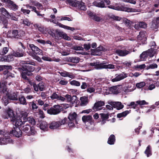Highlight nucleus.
<instances>
[{
	"mask_svg": "<svg viewBox=\"0 0 159 159\" xmlns=\"http://www.w3.org/2000/svg\"><path fill=\"white\" fill-rule=\"evenodd\" d=\"M22 134L29 136L34 135L37 133V131L35 130V127L32 126H31L27 123L23 125L21 127Z\"/></svg>",
	"mask_w": 159,
	"mask_h": 159,
	"instance_id": "1",
	"label": "nucleus"
},
{
	"mask_svg": "<svg viewBox=\"0 0 159 159\" xmlns=\"http://www.w3.org/2000/svg\"><path fill=\"white\" fill-rule=\"evenodd\" d=\"M99 62L90 63H88V66H94V68L96 70H100L102 69H114L115 66L113 64L104 65V63H99Z\"/></svg>",
	"mask_w": 159,
	"mask_h": 159,
	"instance_id": "2",
	"label": "nucleus"
},
{
	"mask_svg": "<svg viewBox=\"0 0 159 159\" xmlns=\"http://www.w3.org/2000/svg\"><path fill=\"white\" fill-rule=\"evenodd\" d=\"M67 118H64L63 119H60L57 121H53L49 124V128L51 129H56L62 125L66 124L67 122Z\"/></svg>",
	"mask_w": 159,
	"mask_h": 159,
	"instance_id": "3",
	"label": "nucleus"
},
{
	"mask_svg": "<svg viewBox=\"0 0 159 159\" xmlns=\"http://www.w3.org/2000/svg\"><path fill=\"white\" fill-rule=\"evenodd\" d=\"M8 34L10 35L9 37L11 39H21V37L25 35V32L23 30L20 31L19 33V31L16 29H12L8 31Z\"/></svg>",
	"mask_w": 159,
	"mask_h": 159,
	"instance_id": "4",
	"label": "nucleus"
},
{
	"mask_svg": "<svg viewBox=\"0 0 159 159\" xmlns=\"http://www.w3.org/2000/svg\"><path fill=\"white\" fill-rule=\"evenodd\" d=\"M67 2L69 5L72 7H76L81 10L85 11L86 10V7L85 3L82 2H79L75 0H66Z\"/></svg>",
	"mask_w": 159,
	"mask_h": 159,
	"instance_id": "5",
	"label": "nucleus"
},
{
	"mask_svg": "<svg viewBox=\"0 0 159 159\" xmlns=\"http://www.w3.org/2000/svg\"><path fill=\"white\" fill-rule=\"evenodd\" d=\"M77 117V115L75 112H71L69 113L67 117L69 120H67V122L66 124H68L70 128H72L75 127V125L74 122V121H75V123H77V122L76 120Z\"/></svg>",
	"mask_w": 159,
	"mask_h": 159,
	"instance_id": "6",
	"label": "nucleus"
},
{
	"mask_svg": "<svg viewBox=\"0 0 159 159\" xmlns=\"http://www.w3.org/2000/svg\"><path fill=\"white\" fill-rule=\"evenodd\" d=\"M63 110V107L59 105H56L47 110V112L51 115H57Z\"/></svg>",
	"mask_w": 159,
	"mask_h": 159,
	"instance_id": "7",
	"label": "nucleus"
},
{
	"mask_svg": "<svg viewBox=\"0 0 159 159\" xmlns=\"http://www.w3.org/2000/svg\"><path fill=\"white\" fill-rule=\"evenodd\" d=\"M48 34L55 39L58 40L62 39L63 32L58 30L50 29L48 31Z\"/></svg>",
	"mask_w": 159,
	"mask_h": 159,
	"instance_id": "8",
	"label": "nucleus"
},
{
	"mask_svg": "<svg viewBox=\"0 0 159 159\" xmlns=\"http://www.w3.org/2000/svg\"><path fill=\"white\" fill-rule=\"evenodd\" d=\"M110 4L111 1L109 0H100L93 2L94 6L101 8H106L107 6L110 5Z\"/></svg>",
	"mask_w": 159,
	"mask_h": 159,
	"instance_id": "9",
	"label": "nucleus"
},
{
	"mask_svg": "<svg viewBox=\"0 0 159 159\" xmlns=\"http://www.w3.org/2000/svg\"><path fill=\"white\" fill-rule=\"evenodd\" d=\"M107 7L113 9L126 11L128 12H134L135 10V9H134L126 7L123 6L115 7L113 5H109L107 6Z\"/></svg>",
	"mask_w": 159,
	"mask_h": 159,
	"instance_id": "10",
	"label": "nucleus"
},
{
	"mask_svg": "<svg viewBox=\"0 0 159 159\" xmlns=\"http://www.w3.org/2000/svg\"><path fill=\"white\" fill-rule=\"evenodd\" d=\"M7 84V82L5 80H2L0 81V98L1 97L4 96L8 90Z\"/></svg>",
	"mask_w": 159,
	"mask_h": 159,
	"instance_id": "11",
	"label": "nucleus"
},
{
	"mask_svg": "<svg viewBox=\"0 0 159 159\" xmlns=\"http://www.w3.org/2000/svg\"><path fill=\"white\" fill-rule=\"evenodd\" d=\"M17 117L16 116H14L11 119V121L13 125L15 126L14 127L21 128V126L25 124V121L22 122L21 119H17Z\"/></svg>",
	"mask_w": 159,
	"mask_h": 159,
	"instance_id": "12",
	"label": "nucleus"
},
{
	"mask_svg": "<svg viewBox=\"0 0 159 159\" xmlns=\"http://www.w3.org/2000/svg\"><path fill=\"white\" fill-rule=\"evenodd\" d=\"M27 47L28 49L32 51V53H35L38 55H41L43 53V51L34 44L27 43Z\"/></svg>",
	"mask_w": 159,
	"mask_h": 159,
	"instance_id": "13",
	"label": "nucleus"
},
{
	"mask_svg": "<svg viewBox=\"0 0 159 159\" xmlns=\"http://www.w3.org/2000/svg\"><path fill=\"white\" fill-rule=\"evenodd\" d=\"M22 70L23 71L26 72L28 74L29 76H31L33 75L32 72L34 71L35 68L34 67L29 65L28 64L25 63L22 67Z\"/></svg>",
	"mask_w": 159,
	"mask_h": 159,
	"instance_id": "14",
	"label": "nucleus"
},
{
	"mask_svg": "<svg viewBox=\"0 0 159 159\" xmlns=\"http://www.w3.org/2000/svg\"><path fill=\"white\" fill-rule=\"evenodd\" d=\"M9 133L11 135H12L18 138L22 134V132L20 128L14 126H13V128Z\"/></svg>",
	"mask_w": 159,
	"mask_h": 159,
	"instance_id": "15",
	"label": "nucleus"
},
{
	"mask_svg": "<svg viewBox=\"0 0 159 159\" xmlns=\"http://www.w3.org/2000/svg\"><path fill=\"white\" fill-rule=\"evenodd\" d=\"M5 113L6 115H2V117L4 119H7L9 118H10L11 120L12 117L16 116V115L14 114L13 110L10 108H8L5 109Z\"/></svg>",
	"mask_w": 159,
	"mask_h": 159,
	"instance_id": "16",
	"label": "nucleus"
},
{
	"mask_svg": "<svg viewBox=\"0 0 159 159\" xmlns=\"http://www.w3.org/2000/svg\"><path fill=\"white\" fill-rule=\"evenodd\" d=\"M6 5L8 8L14 11H16L19 7L15 2L11 0H8Z\"/></svg>",
	"mask_w": 159,
	"mask_h": 159,
	"instance_id": "17",
	"label": "nucleus"
},
{
	"mask_svg": "<svg viewBox=\"0 0 159 159\" xmlns=\"http://www.w3.org/2000/svg\"><path fill=\"white\" fill-rule=\"evenodd\" d=\"M137 40L139 43H140L143 44L146 43L147 38L145 35V32L141 31L139 32V34L137 36Z\"/></svg>",
	"mask_w": 159,
	"mask_h": 159,
	"instance_id": "18",
	"label": "nucleus"
},
{
	"mask_svg": "<svg viewBox=\"0 0 159 159\" xmlns=\"http://www.w3.org/2000/svg\"><path fill=\"white\" fill-rule=\"evenodd\" d=\"M105 104V103L104 101H98L94 103L92 107V109L94 111L101 110L102 108H100L99 107L104 105Z\"/></svg>",
	"mask_w": 159,
	"mask_h": 159,
	"instance_id": "19",
	"label": "nucleus"
},
{
	"mask_svg": "<svg viewBox=\"0 0 159 159\" xmlns=\"http://www.w3.org/2000/svg\"><path fill=\"white\" fill-rule=\"evenodd\" d=\"M116 77L115 78H111V81L112 82H117L120 81L127 77L126 74L121 73L119 74H116L115 75Z\"/></svg>",
	"mask_w": 159,
	"mask_h": 159,
	"instance_id": "20",
	"label": "nucleus"
},
{
	"mask_svg": "<svg viewBox=\"0 0 159 159\" xmlns=\"http://www.w3.org/2000/svg\"><path fill=\"white\" fill-rule=\"evenodd\" d=\"M108 103L113 107L116 108L117 110L121 109L124 107V105L122 104L120 102H108Z\"/></svg>",
	"mask_w": 159,
	"mask_h": 159,
	"instance_id": "21",
	"label": "nucleus"
},
{
	"mask_svg": "<svg viewBox=\"0 0 159 159\" xmlns=\"http://www.w3.org/2000/svg\"><path fill=\"white\" fill-rule=\"evenodd\" d=\"M91 54L92 55H98L99 53L101 51H105V48L101 45L94 49H91Z\"/></svg>",
	"mask_w": 159,
	"mask_h": 159,
	"instance_id": "22",
	"label": "nucleus"
},
{
	"mask_svg": "<svg viewBox=\"0 0 159 159\" xmlns=\"http://www.w3.org/2000/svg\"><path fill=\"white\" fill-rule=\"evenodd\" d=\"M5 94L7 98L10 100H18L17 95L15 92L11 93L8 91L7 90V92H6Z\"/></svg>",
	"mask_w": 159,
	"mask_h": 159,
	"instance_id": "23",
	"label": "nucleus"
},
{
	"mask_svg": "<svg viewBox=\"0 0 159 159\" xmlns=\"http://www.w3.org/2000/svg\"><path fill=\"white\" fill-rule=\"evenodd\" d=\"M13 54L16 57H22L26 56L25 52L22 49H19L16 51H14Z\"/></svg>",
	"mask_w": 159,
	"mask_h": 159,
	"instance_id": "24",
	"label": "nucleus"
},
{
	"mask_svg": "<svg viewBox=\"0 0 159 159\" xmlns=\"http://www.w3.org/2000/svg\"><path fill=\"white\" fill-rule=\"evenodd\" d=\"M82 119L84 123L89 122L91 125H93L94 124V120L91 115L84 116Z\"/></svg>",
	"mask_w": 159,
	"mask_h": 159,
	"instance_id": "25",
	"label": "nucleus"
},
{
	"mask_svg": "<svg viewBox=\"0 0 159 159\" xmlns=\"http://www.w3.org/2000/svg\"><path fill=\"white\" fill-rule=\"evenodd\" d=\"M134 28L137 30L139 29L140 28H146L147 27V24L145 23L140 21L134 25Z\"/></svg>",
	"mask_w": 159,
	"mask_h": 159,
	"instance_id": "26",
	"label": "nucleus"
},
{
	"mask_svg": "<svg viewBox=\"0 0 159 159\" xmlns=\"http://www.w3.org/2000/svg\"><path fill=\"white\" fill-rule=\"evenodd\" d=\"M116 53L120 56H125L129 54L130 52L129 51L126 50L117 49L116 51Z\"/></svg>",
	"mask_w": 159,
	"mask_h": 159,
	"instance_id": "27",
	"label": "nucleus"
},
{
	"mask_svg": "<svg viewBox=\"0 0 159 159\" xmlns=\"http://www.w3.org/2000/svg\"><path fill=\"white\" fill-rule=\"evenodd\" d=\"M100 116L101 119L102 120V124H104L106 123V121L107 120L109 117V114L107 113L105 114L104 113H100Z\"/></svg>",
	"mask_w": 159,
	"mask_h": 159,
	"instance_id": "28",
	"label": "nucleus"
},
{
	"mask_svg": "<svg viewBox=\"0 0 159 159\" xmlns=\"http://www.w3.org/2000/svg\"><path fill=\"white\" fill-rule=\"evenodd\" d=\"M67 61L74 63H78L80 61V58L78 57H72L67 58Z\"/></svg>",
	"mask_w": 159,
	"mask_h": 159,
	"instance_id": "29",
	"label": "nucleus"
},
{
	"mask_svg": "<svg viewBox=\"0 0 159 159\" xmlns=\"http://www.w3.org/2000/svg\"><path fill=\"white\" fill-rule=\"evenodd\" d=\"M48 124L47 122L45 121H41L39 123V126L42 130H45L47 129Z\"/></svg>",
	"mask_w": 159,
	"mask_h": 159,
	"instance_id": "30",
	"label": "nucleus"
},
{
	"mask_svg": "<svg viewBox=\"0 0 159 159\" xmlns=\"http://www.w3.org/2000/svg\"><path fill=\"white\" fill-rule=\"evenodd\" d=\"M61 76L66 77H68L70 78H73L74 77V75L71 73H70L66 71H64L62 72H59Z\"/></svg>",
	"mask_w": 159,
	"mask_h": 159,
	"instance_id": "31",
	"label": "nucleus"
},
{
	"mask_svg": "<svg viewBox=\"0 0 159 159\" xmlns=\"http://www.w3.org/2000/svg\"><path fill=\"white\" fill-rule=\"evenodd\" d=\"M116 140L115 136L114 134H112L110 135L108 138L107 143L110 145H113L115 143Z\"/></svg>",
	"mask_w": 159,
	"mask_h": 159,
	"instance_id": "32",
	"label": "nucleus"
},
{
	"mask_svg": "<svg viewBox=\"0 0 159 159\" xmlns=\"http://www.w3.org/2000/svg\"><path fill=\"white\" fill-rule=\"evenodd\" d=\"M1 14L5 17L8 18L11 17V15L8 11L4 7H2L0 9Z\"/></svg>",
	"mask_w": 159,
	"mask_h": 159,
	"instance_id": "33",
	"label": "nucleus"
},
{
	"mask_svg": "<svg viewBox=\"0 0 159 159\" xmlns=\"http://www.w3.org/2000/svg\"><path fill=\"white\" fill-rule=\"evenodd\" d=\"M81 101L80 105L81 106L86 105L88 103V98L85 96L82 97L80 98Z\"/></svg>",
	"mask_w": 159,
	"mask_h": 159,
	"instance_id": "34",
	"label": "nucleus"
},
{
	"mask_svg": "<svg viewBox=\"0 0 159 159\" xmlns=\"http://www.w3.org/2000/svg\"><path fill=\"white\" fill-rule=\"evenodd\" d=\"M26 121H28L30 124L32 125H35L36 121L35 119L32 116H30L27 117V118L25 119V123Z\"/></svg>",
	"mask_w": 159,
	"mask_h": 159,
	"instance_id": "35",
	"label": "nucleus"
},
{
	"mask_svg": "<svg viewBox=\"0 0 159 159\" xmlns=\"http://www.w3.org/2000/svg\"><path fill=\"white\" fill-rule=\"evenodd\" d=\"M130 110L129 111L126 110L122 113H118L117 115V117L119 118L122 117H125L130 113Z\"/></svg>",
	"mask_w": 159,
	"mask_h": 159,
	"instance_id": "36",
	"label": "nucleus"
},
{
	"mask_svg": "<svg viewBox=\"0 0 159 159\" xmlns=\"http://www.w3.org/2000/svg\"><path fill=\"white\" fill-rule=\"evenodd\" d=\"M159 24V17L154 19L152 22V25L153 27L157 28Z\"/></svg>",
	"mask_w": 159,
	"mask_h": 159,
	"instance_id": "37",
	"label": "nucleus"
},
{
	"mask_svg": "<svg viewBox=\"0 0 159 159\" xmlns=\"http://www.w3.org/2000/svg\"><path fill=\"white\" fill-rule=\"evenodd\" d=\"M18 100L20 104L25 105L27 104L25 98L24 96L22 95L19 96L18 97Z\"/></svg>",
	"mask_w": 159,
	"mask_h": 159,
	"instance_id": "38",
	"label": "nucleus"
},
{
	"mask_svg": "<svg viewBox=\"0 0 159 159\" xmlns=\"http://www.w3.org/2000/svg\"><path fill=\"white\" fill-rule=\"evenodd\" d=\"M2 23L3 25V28H7V24L8 23V21L4 17H2V19L0 20V23Z\"/></svg>",
	"mask_w": 159,
	"mask_h": 159,
	"instance_id": "39",
	"label": "nucleus"
},
{
	"mask_svg": "<svg viewBox=\"0 0 159 159\" xmlns=\"http://www.w3.org/2000/svg\"><path fill=\"white\" fill-rule=\"evenodd\" d=\"M110 90L114 94H117L118 93V87L116 86L111 87L110 89Z\"/></svg>",
	"mask_w": 159,
	"mask_h": 159,
	"instance_id": "40",
	"label": "nucleus"
},
{
	"mask_svg": "<svg viewBox=\"0 0 159 159\" xmlns=\"http://www.w3.org/2000/svg\"><path fill=\"white\" fill-rule=\"evenodd\" d=\"M14 55L12 54V55L9 54L7 56H6V61H11L14 60Z\"/></svg>",
	"mask_w": 159,
	"mask_h": 159,
	"instance_id": "41",
	"label": "nucleus"
},
{
	"mask_svg": "<svg viewBox=\"0 0 159 159\" xmlns=\"http://www.w3.org/2000/svg\"><path fill=\"white\" fill-rule=\"evenodd\" d=\"M29 84L30 85L33 86L34 89L35 91L36 92L38 91L39 89L38 85H37L35 82L30 81L29 82Z\"/></svg>",
	"mask_w": 159,
	"mask_h": 159,
	"instance_id": "42",
	"label": "nucleus"
},
{
	"mask_svg": "<svg viewBox=\"0 0 159 159\" xmlns=\"http://www.w3.org/2000/svg\"><path fill=\"white\" fill-rule=\"evenodd\" d=\"M23 23L25 25L28 26H30L31 24V22L27 18H25L23 20Z\"/></svg>",
	"mask_w": 159,
	"mask_h": 159,
	"instance_id": "43",
	"label": "nucleus"
},
{
	"mask_svg": "<svg viewBox=\"0 0 159 159\" xmlns=\"http://www.w3.org/2000/svg\"><path fill=\"white\" fill-rule=\"evenodd\" d=\"M157 65L156 63H153L147 66L146 69H154L157 68Z\"/></svg>",
	"mask_w": 159,
	"mask_h": 159,
	"instance_id": "44",
	"label": "nucleus"
},
{
	"mask_svg": "<svg viewBox=\"0 0 159 159\" xmlns=\"http://www.w3.org/2000/svg\"><path fill=\"white\" fill-rule=\"evenodd\" d=\"M10 140H11V139L6 138H3L0 139L1 143L3 144H6L8 143H9Z\"/></svg>",
	"mask_w": 159,
	"mask_h": 159,
	"instance_id": "45",
	"label": "nucleus"
},
{
	"mask_svg": "<svg viewBox=\"0 0 159 159\" xmlns=\"http://www.w3.org/2000/svg\"><path fill=\"white\" fill-rule=\"evenodd\" d=\"M145 153L147 155V157H149L152 155L150 150V146L148 145L147 147L145 152Z\"/></svg>",
	"mask_w": 159,
	"mask_h": 159,
	"instance_id": "46",
	"label": "nucleus"
},
{
	"mask_svg": "<svg viewBox=\"0 0 159 159\" xmlns=\"http://www.w3.org/2000/svg\"><path fill=\"white\" fill-rule=\"evenodd\" d=\"M45 84L42 81L40 82L38 85L39 89L40 91H43L44 89Z\"/></svg>",
	"mask_w": 159,
	"mask_h": 159,
	"instance_id": "47",
	"label": "nucleus"
},
{
	"mask_svg": "<svg viewBox=\"0 0 159 159\" xmlns=\"http://www.w3.org/2000/svg\"><path fill=\"white\" fill-rule=\"evenodd\" d=\"M70 84L71 85L77 86H79L80 85V82L75 80H73L70 81Z\"/></svg>",
	"mask_w": 159,
	"mask_h": 159,
	"instance_id": "48",
	"label": "nucleus"
},
{
	"mask_svg": "<svg viewBox=\"0 0 159 159\" xmlns=\"http://www.w3.org/2000/svg\"><path fill=\"white\" fill-rule=\"evenodd\" d=\"M25 6L27 8H29L31 10V11H34L35 12L37 10L36 8L35 7L30 5L29 4H26L25 5Z\"/></svg>",
	"mask_w": 159,
	"mask_h": 159,
	"instance_id": "49",
	"label": "nucleus"
},
{
	"mask_svg": "<svg viewBox=\"0 0 159 159\" xmlns=\"http://www.w3.org/2000/svg\"><path fill=\"white\" fill-rule=\"evenodd\" d=\"M145 83L144 82H141L136 84V86L137 88H141L144 87L145 85Z\"/></svg>",
	"mask_w": 159,
	"mask_h": 159,
	"instance_id": "50",
	"label": "nucleus"
},
{
	"mask_svg": "<svg viewBox=\"0 0 159 159\" xmlns=\"http://www.w3.org/2000/svg\"><path fill=\"white\" fill-rule=\"evenodd\" d=\"M26 72H25L23 71L22 72L21 74V76L22 78H23L24 80H28L29 79L27 77L26 75L29 76V75Z\"/></svg>",
	"mask_w": 159,
	"mask_h": 159,
	"instance_id": "51",
	"label": "nucleus"
},
{
	"mask_svg": "<svg viewBox=\"0 0 159 159\" xmlns=\"http://www.w3.org/2000/svg\"><path fill=\"white\" fill-rule=\"evenodd\" d=\"M78 100L77 99V97L76 96L73 95L71 97V101H70L72 103H77Z\"/></svg>",
	"mask_w": 159,
	"mask_h": 159,
	"instance_id": "52",
	"label": "nucleus"
},
{
	"mask_svg": "<svg viewBox=\"0 0 159 159\" xmlns=\"http://www.w3.org/2000/svg\"><path fill=\"white\" fill-rule=\"evenodd\" d=\"M84 48L86 51H87L90 49L91 47V44L89 43H84L83 45Z\"/></svg>",
	"mask_w": 159,
	"mask_h": 159,
	"instance_id": "53",
	"label": "nucleus"
},
{
	"mask_svg": "<svg viewBox=\"0 0 159 159\" xmlns=\"http://www.w3.org/2000/svg\"><path fill=\"white\" fill-rule=\"evenodd\" d=\"M8 48L7 47L3 48L2 49V51L1 52H0V54H2L3 55H5L8 52Z\"/></svg>",
	"mask_w": 159,
	"mask_h": 159,
	"instance_id": "54",
	"label": "nucleus"
},
{
	"mask_svg": "<svg viewBox=\"0 0 159 159\" xmlns=\"http://www.w3.org/2000/svg\"><path fill=\"white\" fill-rule=\"evenodd\" d=\"M135 69H140V70H142L145 68L146 66L145 64H143L140 65H137L135 66H134Z\"/></svg>",
	"mask_w": 159,
	"mask_h": 159,
	"instance_id": "55",
	"label": "nucleus"
},
{
	"mask_svg": "<svg viewBox=\"0 0 159 159\" xmlns=\"http://www.w3.org/2000/svg\"><path fill=\"white\" fill-rule=\"evenodd\" d=\"M58 96L59 95L57 94L56 92H54L50 96V98L52 100L54 99H57V100Z\"/></svg>",
	"mask_w": 159,
	"mask_h": 159,
	"instance_id": "56",
	"label": "nucleus"
},
{
	"mask_svg": "<svg viewBox=\"0 0 159 159\" xmlns=\"http://www.w3.org/2000/svg\"><path fill=\"white\" fill-rule=\"evenodd\" d=\"M28 113L26 112H25L22 113V117L23 118V119L24 121L25 120V119H26L27 117H28Z\"/></svg>",
	"mask_w": 159,
	"mask_h": 159,
	"instance_id": "57",
	"label": "nucleus"
},
{
	"mask_svg": "<svg viewBox=\"0 0 159 159\" xmlns=\"http://www.w3.org/2000/svg\"><path fill=\"white\" fill-rule=\"evenodd\" d=\"M136 102L138 104L141 105H147L148 104V103L146 102L145 100H142L141 101H138Z\"/></svg>",
	"mask_w": 159,
	"mask_h": 159,
	"instance_id": "58",
	"label": "nucleus"
},
{
	"mask_svg": "<svg viewBox=\"0 0 159 159\" xmlns=\"http://www.w3.org/2000/svg\"><path fill=\"white\" fill-rule=\"evenodd\" d=\"M36 54H35V53H32V56L33 57L37 60L39 62H41V58L38 56L36 55Z\"/></svg>",
	"mask_w": 159,
	"mask_h": 159,
	"instance_id": "59",
	"label": "nucleus"
},
{
	"mask_svg": "<svg viewBox=\"0 0 159 159\" xmlns=\"http://www.w3.org/2000/svg\"><path fill=\"white\" fill-rule=\"evenodd\" d=\"M36 28L39 31L42 33L44 32V28L43 26L38 25H36Z\"/></svg>",
	"mask_w": 159,
	"mask_h": 159,
	"instance_id": "60",
	"label": "nucleus"
},
{
	"mask_svg": "<svg viewBox=\"0 0 159 159\" xmlns=\"http://www.w3.org/2000/svg\"><path fill=\"white\" fill-rule=\"evenodd\" d=\"M21 11L25 15L29 14L30 12V11L28 9H24L22 8L21 9Z\"/></svg>",
	"mask_w": 159,
	"mask_h": 159,
	"instance_id": "61",
	"label": "nucleus"
},
{
	"mask_svg": "<svg viewBox=\"0 0 159 159\" xmlns=\"http://www.w3.org/2000/svg\"><path fill=\"white\" fill-rule=\"evenodd\" d=\"M147 52H143L140 55V58L142 59H144L147 57Z\"/></svg>",
	"mask_w": 159,
	"mask_h": 159,
	"instance_id": "62",
	"label": "nucleus"
},
{
	"mask_svg": "<svg viewBox=\"0 0 159 159\" xmlns=\"http://www.w3.org/2000/svg\"><path fill=\"white\" fill-rule=\"evenodd\" d=\"M30 103L31 104L32 108L33 110H35V109H36L38 108V106L36 104L34 103V101Z\"/></svg>",
	"mask_w": 159,
	"mask_h": 159,
	"instance_id": "63",
	"label": "nucleus"
},
{
	"mask_svg": "<svg viewBox=\"0 0 159 159\" xmlns=\"http://www.w3.org/2000/svg\"><path fill=\"white\" fill-rule=\"evenodd\" d=\"M2 99L5 105H7L9 103V100L8 98H6L5 97H2Z\"/></svg>",
	"mask_w": 159,
	"mask_h": 159,
	"instance_id": "64",
	"label": "nucleus"
}]
</instances>
